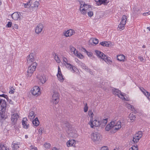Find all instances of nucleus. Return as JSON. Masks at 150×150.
Listing matches in <instances>:
<instances>
[{
  "mask_svg": "<svg viewBox=\"0 0 150 150\" xmlns=\"http://www.w3.org/2000/svg\"><path fill=\"white\" fill-rule=\"evenodd\" d=\"M129 150H138V148L137 145H134L130 148Z\"/></svg>",
  "mask_w": 150,
  "mask_h": 150,
  "instance_id": "41",
  "label": "nucleus"
},
{
  "mask_svg": "<svg viewBox=\"0 0 150 150\" xmlns=\"http://www.w3.org/2000/svg\"><path fill=\"white\" fill-rule=\"evenodd\" d=\"M117 59L120 61L124 62L125 61V57L123 54H120L117 56Z\"/></svg>",
  "mask_w": 150,
  "mask_h": 150,
  "instance_id": "28",
  "label": "nucleus"
},
{
  "mask_svg": "<svg viewBox=\"0 0 150 150\" xmlns=\"http://www.w3.org/2000/svg\"><path fill=\"white\" fill-rule=\"evenodd\" d=\"M112 93L115 96H117L119 98L124 100H128V99L126 98L124 95L117 89L114 88L112 89Z\"/></svg>",
  "mask_w": 150,
  "mask_h": 150,
  "instance_id": "4",
  "label": "nucleus"
},
{
  "mask_svg": "<svg viewBox=\"0 0 150 150\" xmlns=\"http://www.w3.org/2000/svg\"><path fill=\"white\" fill-rule=\"evenodd\" d=\"M64 64L66 66L67 68L68 69H70L73 72H74L77 70V68L75 66L72 65L70 64H65L64 63Z\"/></svg>",
  "mask_w": 150,
  "mask_h": 150,
  "instance_id": "15",
  "label": "nucleus"
},
{
  "mask_svg": "<svg viewBox=\"0 0 150 150\" xmlns=\"http://www.w3.org/2000/svg\"><path fill=\"white\" fill-rule=\"evenodd\" d=\"M1 96H2L4 97L5 98H7V95H5L4 94H3L1 95Z\"/></svg>",
  "mask_w": 150,
  "mask_h": 150,
  "instance_id": "64",
  "label": "nucleus"
},
{
  "mask_svg": "<svg viewBox=\"0 0 150 150\" xmlns=\"http://www.w3.org/2000/svg\"><path fill=\"white\" fill-rule=\"evenodd\" d=\"M24 5L25 8H29L31 6V4H30V1L27 2L26 4H24Z\"/></svg>",
  "mask_w": 150,
  "mask_h": 150,
  "instance_id": "45",
  "label": "nucleus"
},
{
  "mask_svg": "<svg viewBox=\"0 0 150 150\" xmlns=\"http://www.w3.org/2000/svg\"><path fill=\"white\" fill-rule=\"evenodd\" d=\"M139 139L138 138H137L134 136L133 137V141L134 143H136L138 142L139 140Z\"/></svg>",
  "mask_w": 150,
  "mask_h": 150,
  "instance_id": "47",
  "label": "nucleus"
},
{
  "mask_svg": "<svg viewBox=\"0 0 150 150\" xmlns=\"http://www.w3.org/2000/svg\"><path fill=\"white\" fill-rule=\"evenodd\" d=\"M100 44L103 46H105L106 47H112V46L114 45V44L113 43L110 41L102 42H100Z\"/></svg>",
  "mask_w": 150,
  "mask_h": 150,
  "instance_id": "20",
  "label": "nucleus"
},
{
  "mask_svg": "<svg viewBox=\"0 0 150 150\" xmlns=\"http://www.w3.org/2000/svg\"><path fill=\"white\" fill-rule=\"evenodd\" d=\"M88 115L90 118V119H93V113L91 110H89L88 112Z\"/></svg>",
  "mask_w": 150,
  "mask_h": 150,
  "instance_id": "43",
  "label": "nucleus"
},
{
  "mask_svg": "<svg viewBox=\"0 0 150 150\" xmlns=\"http://www.w3.org/2000/svg\"><path fill=\"white\" fill-rule=\"evenodd\" d=\"M75 34V30L72 29H69L67 30H65L62 32L63 35L66 38L71 37Z\"/></svg>",
  "mask_w": 150,
  "mask_h": 150,
  "instance_id": "8",
  "label": "nucleus"
},
{
  "mask_svg": "<svg viewBox=\"0 0 150 150\" xmlns=\"http://www.w3.org/2000/svg\"><path fill=\"white\" fill-rule=\"evenodd\" d=\"M37 65L36 63H32L28 67L26 74L27 77L28 78L31 76L35 70Z\"/></svg>",
  "mask_w": 150,
  "mask_h": 150,
  "instance_id": "3",
  "label": "nucleus"
},
{
  "mask_svg": "<svg viewBox=\"0 0 150 150\" xmlns=\"http://www.w3.org/2000/svg\"><path fill=\"white\" fill-rule=\"evenodd\" d=\"M80 4V11L81 13L83 15H86L87 12L91 9L90 5L87 4L82 1H79Z\"/></svg>",
  "mask_w": 150,
  "mask_h": 150,
  "instance_id": "1",
  "label": "nucleus"
},
{
  "mask_svg": "<svg viewBox=\"0 0 150 150\" xmlns=\"http://www.w3.org/2000/svg\"><path fill=\"white\" fill-rule=\"evenodd\" d=\"M86 52L88 55V56L89 57H91L92 56V54L91 52H88L87 51L85 50Z\"/></svg>",
  "mask_w": 150,
  "mask_h": 150,
  "instance_id": "56",
  "label": "nucleus"
},
{
  "mask_svg": "<svg viewBox=\"0 0 150 150\" xmlns=\"http://www.w3.org/2000/svg\"><path fill=\"white\" fill-rule=\"evenodd\" d=\"M40 88L37 86H35L31 88V93L34 96H38L40 95Z\"/></svg>",
  "mask_w": 150,
  "mask_h": 150,
  "instance_id": "11",
  "label": "nucleus"
},
{
  "mask_svg": "<svg viewBox=\"0 0 150 150\" xmlns=\"http://www.w3.org/2000/svg\"><path fill=\"white\" fill-rule=\"evenodd\" d=\"M140 90L142 92H143L144 94L146 96L147 98L150 101V93H149L148 92L146 91V90L144 89L143 88H141Z\"/></svg>",
  "mask_w": 150,
  "mask_h": 150,
  "instance_id": "26",
  "label": "nucleus"
},
{
  "mask_svg": "<svg viewBox=\"0 0 150 150\" xmlns=\"http://www.w3.org/2000/svg\"><path fill=\"white\" fill-rule=\"evenodd\" d=\"M101 150H109L108 147L107 146H103L101 149Z\"/></svg>",
  "mask_w": 150,
  "mask_h": 150,
  "instance_id": "57",
  "label": "nucleus"
},
{
  "mask_svg": "<svg viewBox=\"0 0 150 150\" xmlns=\"http://www.w3.org/2000/svg\"><path fill=\"white\" fill-rule=\"evenodd\" d=\"M103 60L106 62L108 63L109 64H110L112 62V61L109 59L106 56H105V58H103Z\"/></svg>",
  "mask_w": 150,
  "mask_h": 150,
  "instance_id": "42",
  "label": "nucleus"
},
{
  "mask_svg": "<svg viewBox=\"0 0 150 150\" xmlns=\"http://www.w3.org/2000/svg\"><path fill=\"white\" fill-rule=\"evenodd\" d=\"M6 103L4 100H0V110H2L3 111L6 110Z\"/></svg>",
  "mask_w": 150,
  "mask_h": 150,
  "instance_id": "16",
  "label": "nucleus"
},
{
  "mask_svg": "<svg viewBox=\"0 0 150 150\" xmlns=\"http://www.w3.org/2000/svg\"><path fill=\"white\" fill-rule=\"evenodd\" d=\"M13 29H18V25L17 24H15L13 26Z\"/></svg>",
  "mask_w": 150,
  "mask_h": 150,
  "instance_id": "62",
  "label": "nucleus"
},
{
  "mask_svg": "<svg viewBox=\"0 0 150 150\" xmlns=\"http://www.w3.org/2000/svg\"><path fill=\"white\" fill-rule=\"evenodd\" d=\"M127 17L125 15H123L121 19L120 24L118 25V28L120 30H123L126 23Z\"/></svg>",
  "mask_w": 150,
  "mask_h": 150,
  "instance_id": "7",
  "label": "nucleus"
},
{
  "mask_svg": "<svg viewBox=\"0 0 150 150\" xmlns=\"http://www.w3.org/2000/svg\"><path fill=\"white\" fill-rule=\"evenodd\" d=\"M39 5L40 3L39 1H35L33 3V6H32V8L35 10H36L38 8Z\"/></svg>",
  "mask_w": 150,
  "mask_h": 150,
  "instance_id": "25",
  "label": "nucleus"
},
{
  "mask_svg": "<svg viewBox=\"0 0 150 150\" xmlns=\"http://www.w3.org/2000/svg\"><path fill=\"white\" fill-rule=\"evenodd\" d=\"M37 77L38 79L39 84L40 85L44 84L47 80L46 76L43 74H38Z\"/></svg>",
  "mask_w": 150,
  "mask_h": 150,
  "instance_id": "9",
  "label": "nucleus"
},
{
  "mask_svg": "<svg viewBox=\"0 0 150 150\" xmlns=\"http://www.w3.org/2000/svg\"><path fill=\"white\" fill-rule=\"evenodd\" d=\"M19 118V115L17 113H14L11 116V120L12 122L15 123Z\"/></svg>",
  "mask_w": 150,
  "mask_h": 150,
  "instance_id": "23",
  "label": "nucleus"
},
{
  "mask_svg": "<svg viewBox=\"0 0 150 150\" xmlns=\"http://www.w3.org/2000/svg\"><path fill=\"white\" fill-rule=\"evenodd\" d=\"M44 146L46 149H48L50 148L51 145L49 143H46L44 144Z\"/></svg>",
  "mask_w": 150,
  "mask_h": 150,
  "instance_id": "44",
  "label": "nucleus"
},
{
  "mask_svg": "<svg viewBox=\"0 0 150 150\" xmlns=\"http://www.w3.org/2000/svg\"><path fill=\"white\" fill-rule=\"evenodd\" d=\"M27 62L28 64L35 63V54L33 53H31L27 57Z\"/></svg>",
  "mask_w": 150,
  "mask_h": 150,
  "instance_id": "12",
  "label": "nucleus"
},
{
  "mask_svg": "<svg viewBox=\"0 0 150 150\" xmlns=\"http://www.w3.org/2000/svg\"><path fill=\"white\" fill-rule=\"evenodd\" d=\"M8 101H9V103L11 105L13 104V101L11 99L8 100Z\"/></svg>",
  "mask_w": 150,
  "mask_h": 150,
  "instance_id": "63",
  "label": "nucleus"
},
{
  "mask_svg": "<svg viewBox=\"0 0 150 150\" xmlns=\"http://www.w3.org/2000/svg\"><path fill=\"white\" fill-rule=\"evenodd\" d=\"M121 127V122L120 121H118L116 123L115 121V124L113 126V129L114 130H117Z\"/></svg>",
  "mask_w": 150,
  "mask_h": 150,
  "instance_id": "22",
  "label": "nucleus"
},
{
  "mask_svg": "<svg viewBox=\"0 0 150 150\" xmlns=\"http://www.w3.org/2000/svg\"><path fill=\"white\" fill-rule=\"evenodd\" d=\"M27 119L26 118H24L22 121V124L24 128L27 129L29 127V125L28 124Z\"/></svg>",
  "mask_w": 150,
  "mask_h": 150,
  "instance_id": "21",
  "label": "nucleus"
},
{
  "mask_svg": "<svg viewBox=\"0 0 150 150\" xmlns=\"http://www.w3.org/2000/svg\"><path fill=\"white\" fill-rule=\"evenodd\" d=\"M95 54L97 56V57L98 58L101 59L103 60V58H105V57L106 56L103 52L100 51L96 50L95 51Z\"/></svg>",
  "mask_w": 150,
  "mask_h": 150,
  "instance_id": "17",
  "label": "nucleus"
},
{
  "mask_svg": "<svg viewBox=\"0 0 150 150\" xmlns=\"http://www.w3.org/2000/svg\"><path fill=\"white\" fill-rule=\"evenodd\" d=\"M91 139L92 141L96 144H99L102 139V136L99 132H94L91 134Z\"/></svg>",
  "mask_w": 150,
  "mask_h": 150,
  "instance_id": "2",
  "label": "nucleus"
},
{
  "mask_svg": "<svg viewBox=\"0 0 150 150\" xmlns=\"http://www.w3.org/2000/svg\"><path fill=\"white\" fill-rule=\"evenodd\" d=\"M33 123L34 125L37 126L39 124V122L37 118H36L33 121Z\"/></svg>",
  "mask_w": 150,
  "mask_h": 150,
  "instance_id": "36",
  "label": "nucleus"
},
{
  "mask_svg": "<svg viewBox=\"0 0 150 150\" xmlns=\"http://www.w3.org/2000/svg\"><path fill=\"white\" fill-rule=\"evenodd\" d=\"M12 23L11 22H9L8 23L7 25H6V27L9 28L11 27L12 25Z\"/></svg>",
  "mask_w": 150,
  "mask_h": 150,
  "instance_id": "53",
  "label": "nucleus"
},
{
  "mask_svg": "<svg viewBox=\"0 0 150 150\" xmlns=\"http://www.w3.org/2000/svg\"><path fill=\"white\" fill-rule=\"evenodd\" d=\"M10 89L11 90L9 91V93H13L14 92V90L13 88H11Z\"/></svg>",
  "mask_w": 150,
  "mask_h": 150,
  "instance_id": "58",
  "label": "nucleus"
},
{
  "mask_svg": "<svg viewBox=\"0 0 150 150\" xmlns=\"http://www.w3.org/2000/svg\"><path fill=\"white\" fill-rule=\"evenodd\" d=\"M70 50L71 51V52L72 51H75L76 49L74 47L71 46H70Z\"/></svg>",
  "mask_w": 150,
  "mask_h": 150,
  "instance_id": "60",
  "label": "nucleus"
},
{
  "mask_svg": "<svg viewBox=\"0 0 150 150\" xmlns=\"http://www.w3.org/2000/svg\"><path fill=\"white\" fill-rule=\"evenodd\" d=\"M93 41L94 44H97L98 42V40L96 38H94L93 39Z\"/></svg>",
  "mask_w": 150,
  "mask_h": 150,
  "instance_id": "51",
  "label": "nucleus"
},
{
  "mask_svg": "<svg viewBox=\"0 0 150 150\" xmlns=\"http://www.w3.org/2000/svg\"><path fill=\"white\" fill-rule=\"evenodd\" d=\"M18 144L15 142H13L12 143V147L14 149H17L19 147Z\"/></svg>",
  "mask_w": 150,
  "mask_h": 150,
  "instance_id": "30",
  "label": "nucleus"
},
{
  "mask_svg": "<svg viewBox=\"0 0 150 150\" xmlns=\"http://www.w3.org/2000/svg\"><path fill=\"white\" fill-rule=\"evenodd\" d=\"M75 55L78 58L80 59H83L84 58V56L81 53H79V52L75 53Z\"/></svg>",
  "mask_w": 150,
  "mask_h": 150,
  "instance_id": "33",
  "label": "nucleus"
},
{
  "mask_svg": "<svg viewBox=\"0 0 150 150\" xmlns=\"http://www.w3.org/2000/svg\"><path fill=\"white\" fill-rule=\"evenodd\" d=\"M88 124L92 128H95L96 127H99L101 125L100 121L96 120L90 119Z\"/></svg>",
  "mask_w": 150,
  "mask_h": 150,
  "instance_id": "6",
  "label": "nucleus"
},
{
  "mask_svg": "<svg viewBox=\"0 0 150 150\" xmlns=\"http://www.w3.org/2000/svg\"><path fill=\"white\" fill-rule=\"evenodd\" d=\"M19 13L15 12L11 15V17L14 20H20L21 19L19 15Z\"/></svg>",
  "mask_w": 150,
  "mask_h": 150,
  "instance_id": "18",
  "label": "nucleus"
},
{
  "mask_svg": "<svg viewBox=\"0 0 150 150\" xmlns=\"http://www.w3.org/2000/svg\"><path fill=\"white\" fill-rule=\"evenodd\" d=\"M88 109V107L87 106V105L86 103V104L85 105V106L83 108V110L84 112H86Z\"/></svg>",
  "mask_w": 150,
  "mask_h": 150,
  "instance_id": "49",
  "label": "nucleus"
},
{
  "mask_svg": "<svg viewBox=\"0 0 150 150\" xmlns=\"http://www.w3.org/2000/svg\"><path fill=\"white\" fill-rule=\"evenodd\" d=\"M142 133L141 131L138 132L137 133H136L134 136L135 137L140 139L142 137Z\"/></svg>",
  "mask_w": 150,
  "mask_h": 150,
  "instance_id": "31",
  "label": "nucleus"
},
{
  "mask_svg": "<svg viewBox=\"0 0 150 150\" xmlns=\"http://www.w3.org/2000/svg\"><path fill=\"white\" fill-rule=\"evenodd\" d=\"M44 28V25L42 23H39L37 24L35 28V32L38 35L41 33L43 31Z\"/></svg>",
  "mask_w": 150,
  "mask_h": 150,
  "instance_id": "10",
  "label": "nucleus"
},
{
  "mask_svg": "<svg viewBox=\"0 0 150 150\" xmlns=\"http://www.w3.org/2000/svg\"><path fill=\"white\" fill-rule=\"evenodd\" d=\"M54 59L56 62L58 63L60 62L61 61L60 59L59 58L58 56L57 55H55L54 56Z\"/></svg>",
  "mask_w": 150,
  "mask_h": 150,
  "instance_id": "46",
  "label": "nucleus"
},
{
  "mask_svg": "<svg viewBox=\"0 0 150 150\" xmlns=\"http://www.w3.org/2000/svg\"><path fill=\"white\" fill-rule=\"evenodd\" d=\"M115 124V121H112L110 123L108 124L105 127L106 131H109L111 129L113 128Z\"/></svg>",
  "mask_w": 150,
  "mask_h": 150,
  "instance_id": "24",
  "label": "nucleus"
},
{
  "mask_svg": "<svg viewBox=\"0 0 150 150\" xmlns=\"http://www.w3.org/2000/svg\"><path fill=\"white\" fill-rule=\"evenodd\" d=\"M129 118L132 122L134 121L135 119V117L132 114L130 113L129 115Z\"/></svg>",
  "mask_w": 150,
  "mask_h": 150,
  "instance_id": "40",
  "label": "nucleus"
},
{
  "mask_svg": "<svg viewBox=\"0 0 150 150\" xmlns=\"http://www.w3.org/2000/svg\"><path fill=\"white\" fill-rule=\"evenodd\" d=\"M59 95L58 92L54 91L52 95L51 101L54 104H57L59 101Z\"/></svg>",
  "mask_w": 150,
  "mask_h": 150,
  "instance_id": "5",
  "label": "nucleus"
},
{
  "mask_svg": "<svg viewBox=\"0 0 150 150\" xmlns=\"http://www.w3.org/2000/svg\"><path fill=\"white\" fill-rule=\"evenodd\" d=\"M149 15H150V11L146 13H144L143 14V15L144 16H146Z\"/></svg>",
  "mask_w": 150,
  "mask_h": 150,
  "instance_id": "61",
  "label": "nucleus"
},
{
  "mask_svg": "<svg viewBox=\"0 0 150 150\" xmlns=\"http://www.w3.org/2000/svg\"><path fill=\"white\" fill-rule=\"evenodd\" d=\"M96 2V4L98 5H100L102 4L106 5L109 3V1L108 0H94Z\"/></svg>",
  "mask_w": 150,
  "mask_h": 150,
  "instance_id": "19",
  "label": "nucleus"
},
{
  "mask_svg": "<svg viewBox=\"0 0 150 150\" xmlns=\"http://www.w3.org/2000/svg\"><path fill=\"white\" fill-rule=\"evenodd\" d=\"M57 76L58 79L61 82H62L64 80V78L62 75L61 71V69L59 67H58V73L57 74Z\"/></svg>",
  "mask_w": 150,
  "mask_h": 150,
  "instance_id": "14",
  "label": "nucleus"
},
{
  "mask_svg": "<svg viewBox=\"0 0 150 150\" xmlns=\"http://www.w3.org/2000/svg\"><path fill=\"white\" fill-rule=\"evenodd\" d=\"M75 55L78 58L80 59H83L84 58V56L81 53H79V52L75 53Z\"/></svg>",
  "mask_w": 150,
  "mask_h": 150,
  "instance_id": "32",
  "label": "nucleus"
},
{
  "mask_svg": "<svg viewBox=\"0 0 150 150\" xmlns=\"http://www.w3.org/2000/svg\"><path fill=\"white\" fill-rule=\"evenodd\" d=\"M35 117V115L33 111H31L29 114L28 117L30 120H32Z\"/></svg>",
  "mask_w": 150,
  "mask_h": 150,
  "instance_id": "34",
  "label": "nucleus"
},
{
  "mask_svg": "<svg viewBox=\"0 0 150 150\" xmlns=\"http://www.w3.org/2000/svg\"><path fill=\"white\" fill-rule=\"evenodd\" d=\"M140 90L142 92H143L144 94L146 96L147 98L150 101V93H149L148 92L146 91V90L144 89L143 88H141Z\"/></svg>",
  "mask_w": 150,
  "mask_h": 150,
  "instance_id": "27",
  "label": "nucleus"
},
{
  "mask_svg": "<svg viewBox=\"0 0 150 150\" xmlns=\"http://www.w3.org/2000/svg\"><path fill=\"white\" fill-rule=\"evenodd\" d=\"M133 10L134 13H137L140 11V8L137 6H135L133 8Z\"/></svg>",
  "mask_w": 150,
  "mask_h": 150,
  "instance_id": "38",
  "label": "nucleus"
},
{
  "mask_svg": "<svg viewBox=\"0 0 150 150\" xmlns=\"http://www.w3.org/2000/svg\"><path fill=\"white\" fill-rule=\"evenodd\" d=\"M138 58L141 62H144L145 61V59L143 57L139 56Z\"/></svg>",
  "mask_w": 150,
  "mask_h": 150,
  "instance_id": "48",
  "label": "nucleus"
},
{
  "mask_svg": "<svg viewBox=\"0 0 150 150\" xmlns=\"http://www.w3.org/2000/svg\"><path fill=\"white\" fill-rule=\"evenodd\" d=\"M4 149H5V146L3 145H0V150H4Z\"/></svg>",
  "mask_w": 150,
  "mask_h": 150,
  "instance_id": "59",
  "label": "nucleus"
},
{
  "mask_svg": "<svg viewBox=\"0 0 150 150\" xmlns=\"http://www.w3.org/2000/svg\"><path fill=\"white\" fill-rule=\"evenodd\" d=\"M87 13L89 17H91L93 15V12L91 11H89L88 12H87Z\"/></svg>",
  "mask_w": 150,
  "mask_h": 150,
  "instance_id": "50",
  "label": "nucleus"
},
{
  "mask_svg": "<svg viewBox=\"0 0 150 150\" xmlns=\"http://www.w3.org/2000/svg\"><path fill=\"white\" fill-rule=\"evenodd\" d=\"M75 141L74 140H69L67 143V144L68 146H71L75 145Z\"/></svg>",
  "mask_w": 150,
  "mask_h": 150,
  "instance_id": "29",
  "label": "nucleus"
},
{
  "mask_svg": "<svg viewBox=\"0 0 150 150\" xmlns=\"http://www.w3.org/2000/svg\"><path fill=\"white\" fill-rule=\"evenodd\" d=\"M43 130V127H41L39 129L38 132L40 134H42V131Z\"/></svg>",
  "mask_w": 150,
  "mask_h": 150,
  "instance_id": "55",
  "label": "nucleus"
},
{
  "mask_svg": "<svg viewBox=\"0 0 150 150\" xmlns=\"http://www.w3.org/2000/svg\"><path fill=\"white\" fill-rule=\"evenodd\" d=\"M100 122L101 123V125L102 127H103L106 124L107 122V119H103L101 121H100Z\"/></svg>",
  "mask_w": 150,
  "mask_h": 150,
  "instance_id": "37",
  "label": "nucleus"
},
{
  "mask_svg": "<svg viewBox=\"0 0 150 150\" xmlns=\"http://www.w3.org/2000/svg\"><path fill=\"white\" fill-rule=\"evenodd\" d=\"M126 107L128 109L131 110L132 111H134V107L130 104H126Z\"/></svg>",
  "mask_w": 150,
  "mask_h": 150,
  "instance_id": "39",
  "label": "nucleus"
},
{
  "mask_svg": "<svg viewBox=\"0 0 150 150\" xmlns=\"http://www.w3.org/2000/svg\"><path fill=\"white\" fill-rule=\"evenodd\" d=\"M30 150H37V149L36 147H35L33 146H30Z\"/></svg>",
  "mask_w": 150,
  "mask_h": 150,
  "instance_id": "54",
  "label": "nucleus"
},
{
  "mask_svg": "<svg viewBox=\"0 0 150 150\" xmlns=\"http://www.w3.org/2000/svg\"><path fill=\"white\" fill-rule=\"evenodd\" d=\"M63 63L64 64V63L65 64H68V61L67 59L64 57H63Z\"/></svg>",
  "mask_w": 150,
  "mask_h": 150,
  "instance_id": "52",
  "label": "nucleus"
},
{
  "mask_svg": "<svg viewBox=\"0 0 150 150\" xmlns=\"http://www.w3.org/2000/svg\"><path fill=\"white\" fill-rule=\"evenodd\" d=\"M5 110L3 111L2 110H0V119H3L5 117Z\"/></svg>",
  "mask_w": 150,
  "mask_h": 150,
  "instance_id": "35",
  "label": "nucleus"
},
{
  "mask_svg": "<svg viewBox=\"0 0 150 150\" xmlns=\"http://www.w3.org/2000/svg\"><path fill=\"white\" fill-rule=\"evenodd\" d=\"M67 132L70 136L73 138H76L77 137L78 135L76 134V131L72 128H68Z\"/></svg>",
  "mask_w": 150,
  "mask_h": 150,
  "instance_id": "13",
  "label": "nucleus"
}]
</instances>
